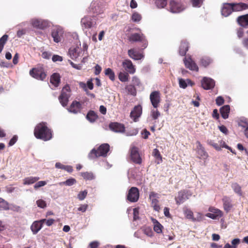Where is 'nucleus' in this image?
Instances as JSON below:
<instances>
[{
    "label": "nucleus",
    "instance_id": "f257e3e1",
    "mask_svg": "<svg viewBox=\"0 0 248 248\" xmlns=\"http://www.w3.org/2000/svg\"><path fill=\"white\" fill-rule=\"evenodd\" d=\"M34 135L37 139L47 141L52 138V131L47 127L46 123L41 122L35 127Z\"/></svg>",
    "mask_w": 248,
    "mask_h": 248
},
{
    "label": "nucleus",
    "instance_id": "f03ea898",
    "mask_svg": "<svg viewBox=\"0 0 248 248\" xmlns=\"http://www.w3.org/2000/svg\"><path fill=\"white\" fill-rule=\"evenodd\" d=\"M109 150V145L108 143L101 144L97 150L93 149L88 155L90 159H94L99 156H106Z\"/></svg>",
    "mask_w": 248,
    "mask_h": 248
},
{
    "label": "nucleus",
    "instance_id": "7ed1b4c3",
    "mask_svg": "<svg viewBox=\"0 0 248 248\" xmlns=\"http://www.w3.org/2000/svg\"><path fill=\"white\" fill-rule=\"evenodd\" d=\"M71 90L68 84L65 85L62 89L61 94L59 96V100L63 107L67 105L69 99L71 96Z\"/></svg>",
    "mask_w": 248,
    "mask_h": 248
},
{
    "label": "nucleus",
    "instance_id": "20e7f679",
    "mask_svg": "<svg viewBox=\"0 0 248 248\" xmlns=\"http://www.w3.org/2000/svg\"><path fill=\"white\" fill-rule=\"evenodd\" d=\"M30 75L38 80H43L46 76L44 68L42 67L33 68L30 71Z\"/></svg>",
    "mask_w": 248,
    "mask_h": 248
},
{
    "label": "nucleus",
    "instance_id": "39448f33",
    "mask_svg": "<svg viewBox=\"0 0 248 248\" xmlns=\"http://www.w3.org/2000/svg\"><path fill=\"white\" fill-rule=\"evenodd\" d=\"M151 103L155 108H157L161 102V94L158 91L152 92L150 95Z\"/></svg>",
    "mask_w": 248,
    "mask_h": 248
},
{
    "label": "nucleus",
    "instance_id": "423d86ee",
    "mask_svg": "<svg viewBox=\"0 0 248 248\" xmlns=\"http://www.w3.org/2000/svg\"><path fill=\"white\" fill-rule=\"evenodd\" d=\"M139 191L137 187H132L128 191L127 200L130 202H136L139 199Z\"/></svg>",
    "mask_w": 248,
    "mask_h": 248
},
{
    "label": "nucleus",
    "instance_id": "0eeeda50",
    "mask_svg": "<svg viewBox=\"0 0 248 248\" xmlns=\"http://www.w3.org/2000/svg\"><path fill=\"white\" fill-rule=\"evenodd\" d=\"M130 157L132 161L137 164H141L142 159L140 156L138 148L133 146L130 149Z\"/></svg>",
    "mask_w": 248,
    "mask_h": 248
},
{
    "label": "nucleus",
    "instance_id": "6e6552de",
    "mask_svg": "<svg viewBox=\"0 0 248 248\" xmlns=\"http://www.w3.org/2000/svg\"><path fill=\"white\" fill-rule=\"evenodd\" d=\"M64 31L61 27H56L53 29L51 32V36L53 38V41L56 43L61 42L63 36Z\"/></svg>",
    "mask_w": 248,
    "mask_h": 248
},
{
    "label": "nucleus",
    "instance_id": "1a4fd4ad",
    "mask_svg": "<svg viewBox=\"0 0 248 248\" xmlns=\"http://www.w3.org/2000/svg\"><path fill=\"white\" fill-rule=\"evenodd\" d=\"M208 211L210 213L206 214V216L213 219L218 218L223 216L222 212L214 207H210Z\"/></svg>",
    "mask_w": 248,
    "mask_h": 248
},
{
    "label": "nucleus",
    "instance_id": "9d476101",
    "mask_svg": "<svg viewBox=\"0 0 248 248\" xmlns=\"http://www.w3.org/2000/svg\"><path fill=\"white\" fill-rule=\"evenodd\" d=\"M202 87L204 90H211L214 88L215 81L213 79L204 77L201 81Z\"/></svg>",
    "mask_w": 248,
    "mask_h": 248
},
{
    "label": "nucleus",
    "instance_id": "9b49d317",
    "mask_svg": "<svg viewBox=\"0 0 248 248\" xmlns=\"http://www.w3.org/2000/svg\"><path fill=\"white\" fill-rule=\"evenodd\" d=\"M83 50L82 48L79 47H71L69 49V54L71 59L73 60H76L79 57H82L83 54L82 53Z\"/></svg>",
    "mask_w": 248,
    "mask_h": 248
},
{
    "label": "nucleus",
    "instance_id": "f8f14e48",
    "mask_svg": "<svg viewBox=\"0 0 248 248\" xmlns=\"http://www.w3.org/2000/svg\"><path fill=\"white\" fill-rule=\"evenodd\" d=\"M188 192L186 190H181L178 192L177 196L175 197V201L177 205L184 203L189 197Z\"/></svg>",
    "mask_w": 248,
    "mask_h": 248
},
{
    "label": "nucleus",
    "instance_id": "ddd939ff",
    "mask_svg": "<svg viewBox=\"0 0 248 248\" xmlns=\"http://www.w3.org/2000/svg\"><path fill=\"white\" fill-rule=\"evenodd\" d=\"M184 62L185 66L192 71L198 72L199 71V67L195 62L191 59V57L187 58H185Z\"/></svg>",
    "mask_w": 248,
    "mask_h": 248
},
{
    "label": "nucleus",
    "instance_id": "4468645a",
    "mask_svg": "<svg viewBox=\"0 0 248 248\" xmlns=\"http://www.w3.org/2000/svg\"><path fill=\"white\" fill-rule=\"evenodd\" d=\"M122 66L125 70L130 74H133L136 72L135 66L130 60L127 59L124 60L122 62Z\"/></svg>",
    "mask_w": 248,
    "mask_h": 248
},
{
    "label": "nucleus",
    "instance_id": "2eb2a0df",
    "mask_svg": "<svg viewBox=\"0 0 248 248\" xmlns=\"http://www.w3.org/2000/svg\"><path fill=\"white\" fill-rule=\"evenodd\" d=\"M109 127L112 131L117 133H124L125 131L124 124L117 122L111 123Z\"/></svg>",
    "mask_w": 248,
    "mask_h": 248
},
{
    "label": "nucleus",
    "instance_id": "dca6fc26",
    "mask_svg": "<svg viewBox=\"0 0 248 248\" xmlns=\"http://www.w3.org/2000/svg\"><path fill=\"white\" fill-rule=\"evenodd\" d=\"M232 12L233 9L231 3H224L222 4L221 12L223 16L227 17L229 16Z\"/></svg>",
    "mask_w": 248,
    "mask_h": 248
},
{
    "label": "nucleus",
    "instance_id": "f3484780",
    "mask_svg": "<svg viewBox=\"0 0 248 248\" xmlns=\"http://www.w3.org/2000/svg\"><path fill=\"white\" fill-rule=\"evenodd\" d=\"M82 109L81 103L76 100L73 101L68 108V111L74 114L80 112Z\"/></svg>",
    "mask_w": 248,
    "mask_h": 248
},
{
    "label": "nucleus",
    "instance_id": "a211bd4d",
    "mask_svg": "<svg viewBox=\"0 0 248 248\" xmlns=\"http://www.w3.org/2000/svg\"><path fill=\"white\" fill-rule=\"evenodd\" d=\"M45 220L34 221L31 226V229L34 234H36L42 228Z\"/></svg>",
    "mask_w": 248,
    "mask_h": 248
},
{
    "label": "nucleus",
    "instance_id": "6ab92c4d",
    "mask_svg": "<svg viewBox=\"0 0 248 248\" xmlns=\"http://www.w3.org/2000/svg\"><path fill=\"white\" fill-rule=\"evenodd\" d=\"M142 114V107L140 105H138L134 107L130 113V117L134 122H137V119Z\"/></svg>",
    "mask_w": 248,
    "mask_h": 248
},
{
    "label": "nucleus",
    "instance_id": "aec40b11",
    "mask_svg": "<svg viewBox=\"0 0 248 248\" xmlns=\"http://www.w3.org/2000/svg\"><path fill=\"white\" fill-rule=\"evenodd\" d=\"M170 11L172 13H176L181 12L183 8L180 3L172 0L170 2Z\"/></svg>",
    "mask_w": 248,
    "mask_h": 248
},
{
    "label": "nucleus",
    "instance_id": "412c9836",
    "mask_svg": "<svg viewBox=\"0 0 248 248\" xmlns=\"http://www.w3.org/2000/svg\"><path fill=\"white\" fill-rule=\"evenodd\" d=\"M127 53L129 57L134 60H140L144 57L143 54L133 48L129 49Z\"/></svg>",
    "mask_w": 248,
    "mask_h": 248
},
{
    "label": "nucleus",
    "instance_id": "4be33fe9",
    "mask_svg": "<svg viewBox=\"0 0 248 248\" xmlns=\"http://www.w3.org/2000/svg\"><path fill=\"white\" fill-rule=\"evenodd\" d=\"M157 194L154 192H151L149 194V198L152 201V205L154 209L156 211H159L160 209V206L158 204V201L156 199Z\"/></svg>",
    "mask_w": 248,
    "mask_h": 248
},
{
    "label": "nucleus",
    "instance_id": "5701e85b",
    "mask_svg": "<svg viewBox=\"0 0 248 248\" xmlns=\"http://www.w3.org/2000/svg\"><path fill=\"white\" fill-rule=\"evenodd\" d=\"M224 210L228 213L232 208L233 205L232 201L229 197L224 196L222 199Z\"/></svg>",
    "mask_w": 248,
    "mask_h": 248
},
{
    "label": "nucleus",
    "instance_id": "b1692460",
    "mask_svg": "<svg viewBox=\"0 0 248 248\" xmlns=\"http://www.w3.org/2000/svg\"><path fill=\"white\" fill-rule=\"evenodd\" d=\"M81 24L85 28H91L94 24L93 19L90 16H85L81 19Z\"/></svg>",
    "mask_w": 248,
    "mask_h": 248
},
{
    "label": "nucleus",
    "instance_id": "393cba45",
    "mask_svg": "<svg viewBox=\"0 0 248 248\" xmlns=\"http://www.w3.org/2000/svg\"><path fill=\"white\" fill-rule=\"evenodd\" d=\"M233 12H239L248 8V5L243 2L231 3Z\"/></svg>",
    "mask_w": 248,
    "mask_h": 248
},
{
    "label": "nucleus",
    "instance_id": "a878e982",
    "mask_svg": "<svg viewBox=\"0 0 248 248\" xmlns=\"http://www.w3.org/2000/svg\"><path fill=\"white\" fill-rule=\"evenodd\" d=\"M61 81V76L58 73H53L50 77V82L55 87L59 86Z\"/></svg>",
    "mask_w": 248,
    "mask_h": 248
},
{
    "label": "nucleus",
    "instance_id": "bb28decb",
    "mask_svg": "<svg viewBox=\"0 0 248 248\" xmlns=\"http://www.w3.org/2000/svg\"><path fill=\"white\" fill-rule=\"evenodd\" d=\"M128 40L132 42L142 41L144 40V35L138 33H132L128 37Z\"/></svg>",
    "mask_w": 248,
    "mask_h": 248
},
{
    "label": "nucleus",
    "instance_id": "cd10ccee",
    "mask_svg": "<svg viewBox=\"0 0 248 248\" xmlns=\"http://www.w3.org/2000/svg\"><path fill=\"white\" fill-rule=\"evenodd\" d=\"M188 43L186 41H182L179 47V54L181 56H185L188 50Z\"/></svg>",
    "mask_w": 248,
    "mask_h": 248
},
{
    "label": "nucleus",
    "instance_id": "c85d7f7f",
    "mask_svg": "<svg viewBox=\"0 0 248 248\" xmlns=\"http://www.w3.org/2000/svg\"><path fill=\"white\" fill-rule=\"evenodd\" d=\"M230 111V107L229 105H225L220 108L221 115L225 119L228 118Z\"/></svg>",
    "mask_w": 248,
    "mask_h": 248
},
{
    "label": "nucleus",
    "instance_id": "c756f323",
    "mask_svg": "<svg viewBox=\"0 0 248 248\" xmlns=\"http://www.w3.org/2000/svg\"><path fill=\"white\" fill-rule=\"evenodd\" d=\"M237 21L241 26L248 25V14L239 16L237 17Z\"/></svg>",
    "mask_w": 248,
    "mask_h": 248
},
{
    "label": "nucleus",
    "instance_id": "7c9ffc66",
    "mask_svg": "<svg viewBox=\"0 0 248 248\" xmlns=\"http://www.w3.org/2000/svg\"><path fill=\"white\" fill-rule=\"evenodd\" d=\"M86 119L91 123L94 122L98 118V116L96 112L93 110H90L87 115Z\"/></svg>",
    "mask_w": 248,
    "mask_h": 248
},
{
    "label": "nucleus",
    "instance_id": "2f4dec72",
    "mask_svg": "<svg viewBox=\"0 0 248 248\" xmlns=\"http://www.w3.org/2000/svg\"><path fill=\"white\" fill-rule=\"evenodd\" d=\"M212 62V60L208 56H203L200 59V64L204 67L209 65Z\"/></svg>",
    "mask_w": 248,
    "mask_h": 248
},
{
    "label": "nucleus",
    "instance_id": "473e14b6",
    "mask_svg": "<svg viewBox=\"0 0 248 248\" xmlns=\"http://www.w3.org/2000/svg\"><path fill=\"white\" fill-rule=\"evenodd\" d=\"M39 177L30 176L26 177L23 180V184L25 185L32 184L39 180Z\"/></svg>",
    "mask_w": 248,
    "mask_h": 248
},
{
    "label": "nucleus",
    "instance_id": "72a5a7b5",
    "mask_svg": "<svg viewBox=\"0 0 248 248\" xmlns=\"http://www.w3.org/2000/svg\"><path fill=\"white\" fill-rule=\"evenodd\" d=\"M197 143L198 144L199 147L198 150V154L200 155V157H202L203 158H207L208 157V154L205 152L200 142L197 141Z\"/></svg>",
    "mask_w": 248,
    "mask_h": 248
},
{
    "label": "nucleus",
    "instance_id": "f704fd0d",
    "mask_svg": "<svg viewBox=\"0 0 248 248\" xmlns=\"http://www.w3.org/2000/svg\"><path fill=\"white\" fill-rule=\"evenodd\" d=\"M128 72H120L118 78L122 82H126L129 80V76Z\"/></svg>",
    "mask_w": 248,
    "mask_h": 248
},
{
    "label": "nucleus",
    "instance_id": "c9c22d12",
    "mask_svg": "<svg viewBox=\"0 0 248 248\" xmlns=\"http://www.w3.org/2000/svg\"><path fill=\"white\" fill-rule=\"evenodd\" d=\"M184 212L186 218L192 219L193 221L195 220V218H194L193 217V213L191 210L189 209L186 208L184 209Z\"/></svg>",
    "mask_w": 248,
    "mask_h": 248
},
{
    "label": "nucleus",
    "instance_id": "e433bc0d",
    "mask_svg": "<svg viewBox=\"0 0 248 248\" xmlns=\"http://www.w3.org/2000/svg\"><path fill=\"white\" fill-rule=\"evenodd\" d=\"M105 74L109 77L111 80L114 81L115 80V74L111 68H108L106 69L105 71Z\"/></svg>",
    "mask_w": 248,
    "mask_h": 248
},
{
    "label": "nucleus",
    "instance_id": "4c0bfd02",
    "mask_svg": "<svg viewBox=\"0 0 248 248\" xmlns=\"http://www.w3.org/2000/svg\"><path fill=\"white\" fill-rule=\"evenodd\" d=\"M232 187L236 193L240 196L242 195L241 187L237 183L232 184Z\"/></svg>",
    "mask_w": 248,
    "mask_h": 248
},
{
    "label": "nucleus",
    "instance_id": "58836bf2",
    "mask_svg": "<svg viewBox=\"0 0 248 248\" xmlns=\"http://www.w3.org/2000/svg\"><path fill=\"white\" fill-rule=\"evenodd\" d=\"M32 25L34 27H36L39 29H43L44 28L43 22L38 19H35L32 21Z\"/></svg>",
    "mask_w": 248,
    "mask_h": 248
},
{
    "label": "nucleus",
    "instance_id": "ea45409f",
    "mask_svg": "<svg viewBox=\"0 0 248 248\" xmlns=\"http://www.w3.org/2000/svg\"><path fill=\"white\" fill-rule=\"evenodd\" d=\"M81 176L86 180H91L94 178L93 173L91 172H81Z\"/></svg>",
    "mask_w": 248,
    "mask_h": 248
},
{
    "label": "nucleus",
    "instance_id": "a19ab883",
    "mask_svg": "<svg viewBox=\"0 0 248 248\" xmlns=\"http://www.w3.org/2000/svg\"><path fill=\"white\" fill-rule=\"evenodd\" d=\"M77 182L75 178H71L66 180L65 181L61 182L60 183V185H64L65 186H71L76 184Z\"/></svg>",
    "mask_w": 248,
    "mask_h": 248
},
{
    "label": "nucleus",
    "instance_id": "79ce46f5",
    "mask_svg": "<svg viewBox=\"0 0 248 248\" xmlns=\"http://www.w3.org/2000/svg\"><path fill=\"white\" fill-rule=\"evenodd\" d=\"M8 36L6 34H4L0 39V51H2L3 47H4V46L6 44V43L8 40Z\"/></svg>",
    "mask_w": 248,
    "mask_h": 248
},
{
    "label": "nucleus",
    "instance_id": "37998d69",
    "mask_svg": "<svg viewBox=\"0 0 248 248\" xmlns=\"http://www.w3.org/2000/svg\"><path fill=\"white\" fill-rule=\"evenodd\" d=\"M125 89L129 93L133 95L136 94V90L134 85H128L125 87Z\"/></svg>",
    "mask_w": 248,
    "mask_h": 248
},
{
    "label": "nucleus",
    "instance_id": "c03bdc74",
    "mask_svg": "<svg viewBox=\"0 0 248 248\" xmlns=\"http://www.w3.org/2000/svg\"><path fill=\"white\" fill-rule=\"evenodd\" d=\"M8 208V202L3 199L0 198V210H7Z\"/></svg>",
    "mask_w": 248,
    "mask_h": 248
},
{
    "label": "nucleus",
    "instance_id": "a18cd8bd",
    "mask_svg": "<svg viewBox=\"0 0 248 248\" xmlns=\"http://www.w3.org/2000/svg\"><path fill=\"white\" fill-rule=\"evenodd\" d=\"M155 4L159 8H164L167 4V0H156Z\"/></svg>",
    "mask_w": 248,
    "mask_h": 248
},
{
    "label": "nucleus",
    "instance_id": "49530a36",
    "mask_svg": "<svg viewBox=\"0 0 248 248\" xmlns=\"http://www.w3.org/2000/svg\"><path fill=\"white\" fill-rule=\"evenodd\" d=\"M151 115L153 120H156L160 116V113L157 109H152Z\"/></svg>",
    "mask_w": 248,
    "mask_h": 248
},
{
    "label": "nucleus",
    "instance_id": "de8ad7c7",
    "mask_svg": "<svg viewBox=\"0 0 248 248\" xmlns=\"http://www.w3.org/2000/svg\"><path fill=\"white\" fill-rule=\"evenodd\" d=\"M131 19L134 22H139L141 19V16L138 13L135 12L132 15Z\"/></svg>",
    "mask_w": 248,
    "mask_h": 248
},
{
    "label": "nucleus",
    "instance_id": "09e8293b",
    "mask_svg": "<svg viewBox=\"0 0 248 248\" xmlns=\"http://www.w3.org/2000/svg\"><path fill=\"white\" fill-rule=\"evenodd\" d=\"M36 204L38 207L41 208H45L46 207V202L42 199L38 200L36 202Z\"/></svg>",
    "mask_w": 248,
    "mask_h": 248
},
{
    "label": "nucleus",
    "instance_id": "8fccbe9b",
    "mask_svg": "<svg viewBox=\"0 0 248 248\" xmlns=\"http://www.w3.org/2000/svg\"><path fill=\"white\" fill-rule=\"evenodd\" d=\"M203 0H191L192 6L195 7H200L203 3Z\"/></svg>",
    "mask_w": 248,
    "mask_h": 248
},
{
    "label": "nucleus",
    "instance_id": "3c124183",
    "mask_svg": "<svg viewBox=\"0 0 248 248\" xmlns=\"http://www.w3.org/2000/svg\"><path fill=\"white\" fill-rule=\"evenodd\" d=\"M153 155L156 159H159L160 160L162 161L161 155L157 149L155 148L153 150Z\"/></svg>",
    "mask_w": 248,
    "mask_h": 248
},
{
    "label": "nucleus",
    "instance_id": "603ef678",
    "mask_svg": "<svg viewBox=\"0 0 248 248\" xmlns=\"http://www.w3.org/2000/svg\"><path fill=\"white\" fill-rule=\"evenodd\" d=\"M87 191L86 190H85L79 192L78 195V198L80 201L83 200L86 197L87 195Z\"/></svg>",
    "mask_w": 248,
    "mask_h": 248
},
{
    "label": "nucleus",
    "instance_id": "864d4df0",
    "mask_svg": "<svg viewBox=\"0 0 248 248\" xmlns=\"http://www.w3.org/2000/svg\"><path fill=\"white\" fill-rule=\"evenodd\" d=\"M143 232L144 234L148 236H152L153 235V232L150 227H145L143 228Z\"/></svg>",
    "mask_w": 248,
    "mask_h": 248
},
{
    "label": "nucleus",
    "instance_id": "5fc2aeb1",
    "mask_svg": "<svg viewBox=\"0 0 248 248\" xmlns=\"http://www.w3.org/2000/svg\"><path fill=\"white\" fill-rule=\"evenodd\" d=\"M163 226L160 224L159 222H157L156 224L155 225L154 227V231L158 233H161L162 232V228Z\"/></svg>",
    "mask_w": 248,
    "mask_h": 248
},
{
    "label": "nucleus",
    "instance_id": "6e6d98bb",
    "mask_svg": "<svg viewBox=\"0 0 248 248\" xmlns=\"http://www.w3.org/2000/svg\"><path fill=\"white\" fill-rule=\"evenodd\" d=\"M132 82L133 84V85H134V86H140L141 85V82L140 81V79L136 76H134L132 78Z\"/></svg>",
    "mask_w": 248,
    "mask_h": 248
},
{
    "label": "nucleus",
    "instance_id": "4d7b16f0",
    "mask_svg": "<svg viewBox=\"0 0 248 248\" xmlns=\"http://www.w3.org/2000/svg\"><path fill=\"white\" fill-rule=\"evenodd\" d=\"M46 184V182L44 181H39L36 183L34 186V188L35 189H38V188L44 186Z\"/></svg>",
    "mask_w": 248,
    "mask_h": 248
},
{
    "label": "nucleus",
    "instance_id": "13d9d810",
    "mask_svg": "<svg viewBox=\"0 0 248 248\" xmlns=\"http://www.w3.org/2000/svg\"><path fill=\"white\" fill-rule=\"evenodd\" d=\"M179 86L183 89H185L187 86L186 81L183 78L179 79Z\"/></svg>",
    "mask_w": 248,
    "mask_h": 248
},
{
    "label": "nucleus",
    "instance_id": "bf43d9fd",
    "mask_svg": "<svg viewBox=\"0 0 248 248\" xmlns=\"http://www.w3.org/2000/svg\"><path fill=\"white\" fill-rule=\"evenodd\" d=\"M216 104L218 106H221L224 103V98L222 96H218L216 99Z\"/></svg>",
    "mask_w": 248,
    "mask_h": 248
},
{
    "label": "nucleus",
    "instance_id": "052dcab7",
    "mask_svg": "<svg viewBox=\"0 0 248 248\" xmlns=\"http://www.w3.org/2000/svg\"><path fill=\"white\" fill-rule=\"evenodd\" d=\"M88 207V205L87 204H81L78 208V210L79 211H81L83 213L85 212Z\"/></svg>",
    "mask_w": 248,
    "mask_h": 248
},
{
    "label": "nucleus",
    "instance_id": "680f3d73",
    "mask_svg": "<svg viewBox=\"0 0 248 248\" xmlns=\"http://www.w3.org/2000/svg\"><path fill=\"white\" fill-rule=\"evenodd\" d=\"M17 139H18V138H17V136H16V135L14 136L13 137V138L9 141V142L8 143L9 146H13L14 144H15V143L17 141Z\"/></svg>",
    "mask_w": 248,
    "mask_h": 248
},
{
    "label": "nucleus",
    "instance_id": "e2e57ef3",
    "mask_svg": "<svg viewBox=\"0 0 248 248\" xmlns=\"http://www.w3.org/2000/svg\"><path fill=\"white\" fill-rule=\"evenodd\" d=\"M52 60L54 62H56L57 61L62 62V58L59 55H54L53 56Z\"/></svg>",
    "mask_w": 248,
    "mask_h": 248
},
{
    "label": "nucleus",
    "instance_id": "0e129e2a",
    "mask_svg": "<svg viewBox=\"0 0 248 248\" xmlns=\"http://www.w3.org/2000/svg\"><path fill=\"white\" fill-rule=\"evenodd\" d=\"M42 220H45V223L47 226H50L54 223L55 221L54 219L52 218L49 219H42Z\"/></svg>",
    "mask_w": 248,
    "mask_h": 248
},
{
    "label": "nucleus",
    "instance_id": "69168bd1",
    "mask_svg": "<svg viewBox=\"0 0 248 248\" xmlns=\"http://www.w3.org/2000/svg\"><path fill=\"white\" fill-rule=\"evenodd\" d=\"M164 215L167 217H170L171 215L170 213V209L168 207H165L164 209Z\"/></svg>",
    "mask_w": 248,
    "mask_h": 248
},
{
    "label": "nucleus",
    "instance_id": "338daca9",
    "mask_svg": "<svg viewBox=\"0 0 248 248\" xmlns=\"http://www.w3.org/2000/svg\"><path fill=\"white\" fill-rule=\"evenodd\" d=\"M219 129L220 130V131L225 134H227L228 132V130L227 129V128H226V127L223 125H221V126H219Z\"/></svg>",
    "mask_w": 248,
    "mask_h": 248
},
{
    "label": "nucleus",
    "instance_id": "774afa93",
    "mask_svg": "<svg viewBox=\"0 0 248 248\" xmlns=\"http://www.w3.org/2000/svg\"><path fill=\"white\" fill-rule=\"evenodd\" d=\"M98 246L99 243L97 241L92 242L89 245L90 248H97Z\"/></svg>",
    "mask_w": 248,
    "mask_h": 248
}]
</instances>
